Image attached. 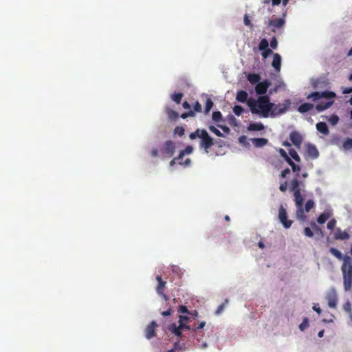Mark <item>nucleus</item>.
Listing matches in <instances>:
<instances>
[{"label": "nucleus", "mask_w": 352, "mask_h": 352, "mask_svg": "<svg viewBox=\"0 0 352 352\" xmlns=\"http://www.w3.org/2000/svg\"><path fill=\"white\" fill-rule=\"evenodd\" d=\"M262 51V53H261V55L263 57V58H267L270 54H273V52L271 49L270 48H267L266 50H261Z\"/></svg>", "instance_id": "obj_40"}, {"label": "nucleus", "mask_w": 352, "mask_h": 352, "mask_svg": "<svg viewBox=\"0 0 352 352\" xmlns=\"http://www.w3.org/2000/svg\"><path fill=\"white\" fill-rule=\"evenodd\" d=\"M289 173H290L289 168H287L281 171V173L280 174V177L281 178H285V177H286L287 175L289 174Z\"/></svg>", "instance_id": "obj_47"}, {"label": "nucleus", "mask_w": 352, "mask_h": 352, "mask_svg": "<svg viewBox=\"0 0 352 352\" xmlns=\"http://www.w3.org/2000/svg\"><path fill=\"white\" fill-rule=\"evenodd\" d=\"M157 327V324L155 321H152L147 325L145 329V336L147 339H151L156 336L155 328Z\"/></svg>", "instance_id": "obj_12"}, {"label": "nucleus", "mask_w": 352, "mask_h": 352, "mask_svg": "<svg viewBox=\"0 0 352 352\" xmlns=\"http://www.w3.org/2000/svg\"><path fill=\"white\" fill-rule=\"evenodd\" d=\"M326 298L328 301V305L329 307L335 308L336 307L338 299L334 292L329 293L327 295Z\"/></svg>", "instance_id": "obj_16"}, {"label": "nucleus", "mask_w": 352, "mask_h": 352, "mask_svg": "<svg viewBox=\"0 0 352 352\" xmlns=\"http://www.w3.org/2000/svg\"><path fill=\"white\" fill-rule=\"evenodd\" d=\"M252 142L255 147L260 148L266 145L268 142V140L266 138H252Z\"/></svg>", "instance_id": "obj_19"}, {"label": "nucleus", "mask_w": 352, "mask_h": 352, "mask_svg": "<svg viewBox=\"0 0 352 352\" xmlns=\"http://www.w3.org/2000/svg\"><path fill=\"white\" fill-rule=\"evenodd\" d=\"M309 326L308 319L305 318L302 322L299 325V329L303 331Z\"/></svg>", "instance_id": "obj_42"}, {"label": "nucleus", "mask_w": 352, "mask_h": 352, "mask_svg": "<svg viewBox=\"0 0 352 352\" xmlns=\"http://www.w3.org/2000/svg\"><path fill=\"white\" fill-rule=\"evenodd\" d=\"M209 130L211 132H212L213 133H214L216 135H217L218 137L223 136V133L219 129H217L214 126H212V125L210 126Z\"/></svg>", "instance_id": "obj_38"}, {"label": "nucleus", "mask_w": 352, "mask_h": 352, "mask_svg": "<svg viewBox=\"0 0 352 352\" xmlns=\"http://www.w3.org/2000/svg\"><path fill=\"white\" fill-rule=\"evenodd\" d=\"M194 116V112L193 111H189L188 113H182L181 117L183 119H186L188 116Z\"/></svg>", "instance_id": "obj_54"}, {"label": "nucleus", "mask_w": 352, "mask_h": 352, "mask_svg": "<svg viewBox=\"0 0 352 352\" xmlns=\"http://www.w3.org/2000/svg\"><path fill=\"white\" fill-rule=\"evenodd\" d=\"M272 2L274 6H278L280 3L281 0H272Z\"/></svg>", "instance_id": "obj_63"}, {"label": "nucleus", "mask_w": 352, "mask_h": 352, "mask_svg": "<svg viewBox=\"0 0 352 352\" xmlns=\"http://www.w3.org/2000/svg\"><path fill=\"white\" fill-rule=\"evenodd\" d=\"M205 324H206V322H205L204 321H203V322H200V323L199 324V326H198V327H197V329H202V328H204V327Z\"/></svg>", "instance_id": "obj_64"}, {"label": "nucleus", "mask_w": 352, "mask_h": 352, "mask_svg": "<svg viewBox=\"0 0 352 352\" xmlns=\"http://www.w3.org/2000/svg\"><path fill=\"white\" fill-rule=\"evenodd\" d=\"M305 234L308 237H312L314 236V232L311 231V230L307 227L304 230Z\"/></svg>", "instance_id": "obj_45"}, {"label": "nucleus", "mask_w": 352, "mask_h": 352, "mask_svg": "<svg viewBox=\"0 0 352 352\" xmlns=\"http://www.w3.org/2000/svg\"><path fill=\"white\" fill-rule=\"evenodd\" d=\"M278 153H280V156L285 160V162L287 163L291 160V157H289L288 156L286 151L283 148H280L278 149Z\"/></svg>", "instance_id": "obj_36"}, {"label": "nucleus", "mask_w": 352, "mask_h": 352, "mask_svg": "<svg viewBox=\"0 0 352 352\" xmlns=\"http://www.w3.org/2000/svg\"><path fill=\"white\" fill-rule=\"evenodd\" d=\"M329 252L338 260H342L341 271L343 276V285L345 291L351 290L352 287V258L348 255L342 256L340 250L331 248Z\"/></svg>", "instance_id": "obj_3"}, {"label": "nucleus", "mask_w": 352, "mask_h": 352, "mask_svg": "<svg viewBox=\"0 0 352 352\" xmlns=\"http://www.w3.org/2000/svg\"><path fill=\"white\" fill-rule=\"evenodd\" d=\"M179 311L182 314H190L187 307L184 305L180 306Z\"/></svg>", "instance_id": "obj_51"}, {"label": "nucleus", "mask_w": 352, "mask_h": 352, "mask_svg": "<svg viewBox=\"0 0 352 352\" xmlns=\"http://www.w3.org/2000/svg\"><path fill=\"white\" fill-rule=\"evenodd\" d=\"M287 189V182H284L283 183H281L280 184V186H279V190L283 192H285L286 190Z\"/></svg>", "instance_id": "obj_44"}, {"label": "nucleus", "mask_w": 352, "mask_h": 352, "mask_svg": "<svg viewBox=\"0 0 352 352\" xmlns=\"http://www.w3.org/2000/svg\"><path fill=\"white\" fill-rule=\"evenodd\" d=\"M182 330V329H186V330H190V327L186 324L185 323H179V326H178Z\"/></svg>", "instance_id": "obj_53"}, {"label": "nucleus", "mask_w": 352, "mask_h": 352, "mask_svg": "<svg viewBox=\"0 0 352 352\" xmlns=\"http://www.w3.org/2000/svg\"><path fill=\"white\" fill-rule=\"evenodd\" d=\"M184 155H185L184 153L182 151H181L179 155L175 157V158H178V163L179 164H182V163L181 162H179V160H182Z\"/></svg>", "instance_id": "obj_56"}, {"label": "nucleus", "mask_w": 352, "mask_h": 352, "mask_svg": "<svg viewBox=\"0 0 352 352\" xmlns=\"http://www.w3.org/2000/svg\"><path fill=\"white\" fill-rule=\"evenodd\" d=\"M179 323H184L186 322H188L189 320V318L186 316H179Z\"/></svg>", "instance_id": "obj_49"}, {"label": "nucleus", "mask_w": 352, "mask_h": 352, "mask_svg": "<svg viewBox=\"0 0 352 352\" xmlns=\"http://www.w3.org/2000/svg\"><path fill=\"white\" fill-rule=\"evenodd\" d=\"M301 182L295 177L291 181L290 191L293 192L294 201L296 206V218L304 221L307 217L305 212H309L315 206V202L312 199L307 201L305 208H303L304 197L301 194L300 186Z\"/></svg>", "instance_id": "obj_1"}, {"label": "nucleus", "mask_w": 352, "mask_h": 352, "mask_svg": "<svg viewBox=\"0 0 352 352\" xmlns=\"http://www.w3.org/2000/svg\"><path fill=\"white\" fill-rule=\"evenodd\" d=\"M190 163H191V160H190V158H187V159L185 160V162H184V163L183 164H184L185 166H189V165L190 164Z\"/></svg>", "instance_id": "obj_61"}, {"label": "nucleus", "mask_w": 352, "mask_h": 352, "mask_svg": "<svg viewBox=\"0 0 352 352\" xmlns=\"http://www.w3.org/2000/svg\"><path fill=\"white\" fill-rule=\"evenodd\" d=\"M184 129L182 126H176L174 129V133L178 135L179 136H182L184 134Z\"/></svg>", "instance_id": "obj_39"}, {"label": "nucleus", "mask_w": 352, "mask_h": 352, "mask_svg": "<svg viewBox=\"0 0 352 352\" xmlns=\"http://www.w3.org/2000/svg\"><path fill=\"white\" fill-rule=\"evenodd\" d=\"M307 155L312 159H316L319 156V152L315 145L311 144H307Z\"/></svg>", "instance_id": "obj_14"}, {"label": "nucleus", "mask_w": 352, "mask_h": 352, "mask_svg": "<svg viewBox=\"0 0 352 352\" xmlns=\"http://www.w3.org/2000/svg\"><path fill=\"white\" fill-rule=\"evenodd\" d=\"M151 156L153 157H157L159 155L158 150L157 148H153L151 152Z\"/></svg>", "instance_id": "obj_55"}, {"label": "nucleus", "mask_w": 352, "mask_h": 352, "mask_svg": "<svg viewBox=\"0 0 352 352\" xmlns=\"http://www.w3.org/2000/svg\"><path fill=\"white\" fill-rule=\"evenodd\" d=\"M177 162H178V158L174 157L170 162V166H174Z\"/></svg>", "instance_id": "obj_59"}, {"label": "nucleus", "mask_w": 352, "mask_h": 352, "mask_svg": "<svg viewBox=\"0 0 352 352\" xmlns=\"http://www.w3.org/2000/svg\"><path fill=\"white\" fill-rule=\"evenodd\" d=\"M213 105H214V103H213L212 100L210 98H208L206 100V108H205L206 113H208L210 112V111L212 108Z\"/></svg>", "instance_id": "obj_34"}, {"label": "nucleus", "mask_w": 352, "mask_h": 352, "mask_svg": "<svg viewBox=\"0 0 352 352\" xmlns=\"http://www.w3.org/2000/svg\"><path fill=\"white\" fill-rule=\"evenodd\" d=\"M182 105L184 109H189L190 107L189 103L186 101L184 102Z\"/></svg>", "instance_id": "obj_62"}, {"label": "nucleus", "mask_w": 352, "mask_h": 352, "mask_svg": "<svg viewBox=\"0 0 352 352\" xmlns=\"http://www.w3.org/2000/svg\"><path fill=\"white\" fill-rule=\"evenodd\" d=\"M272 65L276 72H279L280 70L281 56H280V54L277 53L274 54L273 61Z\"/></svg>", "instance_id": "obj_17"}, {"label": "nucleus", "mask_w": 352, "mask_h": 352, "mask_svg": "<svg viewBox=\"0 0 352 352\" xmlns=\"http://www.w3.org/2000/svg\"><path fill=\"white\" fill-rule=\"evenodd\" d=\"M194 110L196 112L201 111V105L198 101H197L194 105Z\"/></svg>", "instance_id": "obj_48"}, {"label": "nucleus", "mask_w": 352, "mask_h": 352, "mask_svg": "<svg viewBox=\"0 0 352 352\" xmlns=\"http://www.w3.org/2000/svg\"><path fill=\"white\" fill-rule=\"evenodd\" d=\"M168 330L170 331L176 336L179 337V338H182V329L178 326H177L175 323L170 324L168 326Z\"/></svg>", "instance_id": "obj_21"}, {"label": "nucleus", "mask_w": 352, "mask_h": 352, "mask_svg": "<svg viewBox=\"0 0 352 352\" xmlns=\"http://www.w3.org/2000/svg\"><path fill=\"white\" fill-rule=\"evenodd\" d=\"M158 285L156 287V292L161 296L165 301L168 300V296L164 293L166 282L164 281L160 276H156Z\"/></svg>", "instance_id": "obj_8"}, {"label": "nucleus", "mask_w": 352, "mask_h": 352, "mask_svg": "<svg viewBox=\"0 0 352 352\" xmlns=\"http://www.w3.org/2000/svg\"><path fill=\"white\" fill-rule=\"evenodd\" d=\"M264 129V125L261 122L250 123L248 130L250 131H259Z\"/></svg>", "instance_id": "obj_22"}, {"label": "nucleus", "mask_w": 352, "mask_h": 352, "mask_svg": "<svg viewBox=\"0 0 352 352\" xmlns=\"http://www.w3.org/2000/svg\"><path fill=\"white\" fill-rule=\"evenodd\" d=\"M278 219L285 228L287 229L292 226L293 221L287 219L286 209L283 205H280L279 207Z\"/></svg>", "instance_id": "obj_7"}, {"label": "nucleus", "mask_w": 352, "mask_h": 352, "mask_svg": "<svg viewBox=\"0 0 352 352\" xmlns=\"http://www.w3.org/2000/svg\"><path fill=\"white\" fill-rule=\"evenodd\" d=\"M270 86V82L265 80L262 82H258L255 87V91L257 94L261 96H265L269 87Z\"/></svg>", "instance_id": "obj_11"}, {"label": "nucleus", "mask_w": 352, "mask_h": 352, "mask_svg": "<svg viewBox=\"0 0 352 352\" xmlns=\"http://www.w3.org/2000/svg\"><path fill=\"white\" fill-rule=\"evenodd\" d=\"M313 309L316 311L318 314H320L321 313V309L319 307H317L316 305H314L313 307Z\"/></svg>", "instance_id": "obj_60"}, {"label": "nucleus", "mask_w": 352, "mask_h": 352, "mask_svg": "<svg viewBox=\"0 0 352 352\" xmlns=\"http://www.w3.org/2000/svg\"><path fill=\"white\" fill-rule=\"evenodd\" d=\"M248 106L252 114L258 115L261 118H268L271 117L274 103L270 102L269 96H260L257 99L249 98Z\"/></svg>", "instance_id": "obj_2"}, {"label": "nucleus", "mask_w": 352, "mask_h": 352, "mask_svg": "<svg viewBox=\"0 0 352 352\" xmlns=\"http://www.w3.org/2000/svg\"><path fill=\"white\" fill-rule=\"evenodd\" d=\"M171 313H172L171 309H168L166 311H162V315L163 316H170L171 314Z\"/></svg>", "instance_id": "obj_57"}, {"label": "nucleus", "mask_w": 352, "mask_h": 352, "mask_svg": "<svg viewBox=\"0 0 352 352\" xmlns=\"http://www.w3.org/2000/svg\"><path fill=\"white\" fill-rule=\"evenodd\" d=\"M166 114L168 115V118L172 120H176L179 116V114L177 111H174L173 109H172L169 107L166 108Z\"/></svg>", "instance_id": "obj_26"}, {"label": "nucleus", "mask_w": 352, "mask_h": 352, "mask_svg": "<svg viewBox=\"0 0 352 352\" xmlns=\"http://www.w3.org/2000/svg\"><path fill=\"white\" fill-rule=\"evenodd\" d=\"M277 45H278V42H277V40L276 38L274 36L272 40L270 41V47L272 48V49H276L277 47Z\"/></svg>", "instance_id": "obj_46"}, {"label": "nucleus", "mask_w": 352, "mask_h": 352, "mask_svg": "<svg viewBox=\"0 0 352 352\" xmlns=\"http://www.w3.org/2000/svg\"><path fill=\"white\" fill-rule=\"evenodd\" d=\"M289 154L291 156V157H292L296 162H300V157L294 148H290L289 150Z\"/></svg>", "instance_id": "obj_27"}, {"label": "nucleus", "mask_w": 352, "mask_h": 352, "mask_svg": "<svg viewBox=\"0 0 352 352\" xmlns=\"http://www.w3.org/2000/svg\"><path fill=\"white\" fill-rule=\"evenodd\" d=\"M195 345L197 348H199L201 349H204L207 348V346H208V344L206 342L201 341V340L199 338H196V342H195Z\"/></svg>", "instance_id": "obj_30"}, {"label": "nucleus", "mask_w": 352, "mask_h": 352, "mask_svg": "<svg viewBox=\"0 0 352 352\" xmlns=\"http://www.w3.org/2000/svg\"><path fill=\"white\" fill-rule=\"evenodd\" d=\"M212 120L216 122H219L222 120V115L220 111H214L212 113Z\"/></svg>", "instance_id": "obj_35"}, {"label": "nucleus", "mask_w": 352, "mask_h": 352, "mask_svg": "<svg viewBox=\"0 0 352 352\" xmlns=\"http://www.w3.org/2000/svg\"><path fill=\"white\" fill-rule=\"evenodd\" d=\"M244 23L247 26L252 27V24L250 22V19H248V16L247 14H245V17H244Z\"/></svg>", "instance_id": "obj_52"}, {"label": "nucleus", "mask_w": 352, "mask_h": 352, "mask_svg": "<svg viewBox=\"0 0 352 352\" xmlns=\"http://www.w3.org/2000/svg\"><path fill=\"white\" fill-rule=\"evenodd\" d=\"M287 164L292 167L294 173H298L300 170V167L296 164L292 159L287 162Z\"/></svg>", "instance_id": "obj_33"}, {"label": "nucleus", "mask_w": 352, "mask_h": 352, "mask_svg": "<svg viewBox=\"0 0 352 352\" xmlns=\"http://www.w3.org/2000/svg\"><path fill=\"white\" fill-rule=\"evenodd\" d=\"M248 94L245 91L240 90L236 94V100L238 102H242V103L245 102H248Z\"/></svg>", "instance_id": "obj_20"}, {"label": "nucleus", "mask_w": 352, "mask_h": 352, "mask_svg": "<svg viewBox=\"0 0 352 352\" xmlns=\"http://www.w3.org/2000/svg\"><path fill=\"white\" fill-rule=\"evenodd\" d=\"M331 217V213L327 212H324L319 215L317 219V221L319 224L324 223Z\"/></svg>", "instance_id": "obj_25"}, {"label": "nucleus", "mask_w": 352, "mask_h": 352, "mask_svg": "<svg viewBox=\"0 0 352 352\" xmlns=\"http://www.w3.org/2000/svg\"><path fill=\"white\" fill-rule=\"evenodd\" d=\"M342 93L344 94H348L352 93V87L344 88V89L343 90Z\"/></svg>", "instance_id": "obj_58"}, {"label": "nucleus", "mask_w": 352, "mask_h": 352, "mask_svg": "<svg viewBox=\"0 0 352 352\" xmlns=\"http://www.w3.org/2000/svg\"><path fill=\"white\" fill-rule=\"evenodd\" d=\"M343 148L345 151H349L352 148V138H346L343 142Z\"/></svg>", "instance_id": "obj_28"}, {"label": "nucleus", "mask_w": 352, "mask_h": 352, "mask_svg": "<svg viewBox=\"0 0 352 352\" xmlns=\"http://www.w3.org/2000/svg\"><path fill=\"white\" fill-rule=\"evenodd\" d=\"M248 80L252 85H255L260 81L261 76L258 74H249L248 75Z\"/></svg>", "instance_id": "obj_24"}, {"label": "nucleus", "mask_w": 352, "mask_h": 352, "mask_svg": "<svg viewBox=\"0 0 352 352\" xmlns=\"http://www.w3.org/2000/svg\"><path fill=\"white\" fill-rule=\"evenodd\" d=\"M268 47H269V43H268L267 40L265 38L262 39L258 44V50L260 51H261L263 50H266V49L269 48Z\"/></svg>", "instance_id": "obj_31"}, {"label": "nucleus", "mask_w": 352, "mask_h": 352, "mask_svg": "<svg viewBox=\"0 0 352 352\" xmlns=\"http://www.w3.org/2000/svg\"><path fill=\"white\" fill-rule=\"evenodd\" d=\"M189 138L190 140L199 138L201 139L199 146L203 148L206 153H208V150L214 144V140L209 135L206 129H197L189 135Z\"/></svg>", "instance_id": "obj_5"}, {"label": "nucleus", "mask_w": 352, "mask_h": 352, "mask_svg": "<svg viewBox=\"0 0 352 352\" xmlns=\"http://www.w3.org/2000/svg\"><path fill=\"white\" fill-rule=\"evenodd\" d=\"M349 237V234L346 231H342L340 228L336 230L333 236L336 240H347Z\"/></svg>", "instance_id": "obj_15"}, {"label": "nucleus", "mask_w": 352, "mask_h": 352, "mask_svg": "<svg viewBox=\"0 0 352 352\" xmlns=\"http://www.w3.org/2000/svg\"><path fill=\"white\" fill-rule=\"evenodd\" d=\"M193 151V148L191 146H187L184 150L182 151L184 153V154H190Z\"/></svg>", "instance_id": "obj_50"}, {"label": "nucleus", "mask_w": 352, "mask_h": 352, "mask_svg": "<svg viewBox=\"0 0 352 352\" xmlns=\"http://www.w3.org/2000/svg\"><path fill=\"white\" fill-rule=\"evenodd\" d=\"M329 122L334 126L338 124L339 121V117L337 115H332L328 120Z\"/></svg>", "instance_id": "obj_37"}, {"label": "nucleus", "mask_w": 352, "mask_h": 352, "mask_svg": "<svg viewBox=\"0 0 352 352\" xmlns=\"http://www.w3.org/2000/svg\"><path fill=\"white\" fill-rule=\"evenodd\" d=\"M243 111H244L243 107L240 105H235L233 107V112L237 116H241Z\"/></svg>", "instance_id": "obj_32"}, {"label": "nucleus", "mask_w": 352, "mask_h": 352, "mask_svg": "<svg viewBox=\"0 0 352 352\" xmlns=\"http://www.w3.org/2000/svg\"><path fill=\"white\" fill-rule=\"evenodd\" d=\"M285 24V20L282 18H276L274 19H271L269 21L268 25L270 27H273V28L271 29V31L275 32V28H282Z\"/></svg>", "instance_id": "obj_13"}, {"label": "nucleus", "mask_w": 352, "mask_h": 352, "mask_svg": "<svg viewBox=\"0 0 352 352\" xmlns=\"http://www.w3.org/2000/svg\"><path fill=\"white\" fill-rule=\"evenodd\" d=\"M336 96L333 91H324L322 92L314 91L307 96V99H311L314 102L318 101L321 98L330 99L331 100L323 102L320 101L316 105V109L318 112L329 109L334 103L333 100Z\"/></svg>", "instance_id": "obj_4"}, {"label": "nucleus", "mask_w": 352, "mask_h": 352, "mask_svg": "<svg viewBox=\"0 0 352 352\" xmlns=\"http://www.w3.org/2000/svg\"><path fill=\"white\" fill-rule=\"evenodd\" d=\"M316 129L320 133H321L325 135H327L329 134V130L328 126L326 124V122H320L317 123Z\"/></svg>", "instance_id": "obj_18"}, {"label": "nucleus", "mask_w": 352, "mask_h": 352, "mask_svg": "<svg viewBox=\"0 0 352 352\" xmlns=\"http://www.w3.org/2000/svg\"><path fill=\"white\" fill-rule=\"evenodd\" d=\"M182 97H183L182 93H175L171 96L172 100L174 102H175L177 104H179L181 102Z\"/></svg>", "instance_id": "obj_29"}, {"label": "nucleus", "mask_w": 352, "mask_h": 352, "mask_svg": "<svg viewBox=\"0 0 352 352\" xmlns=\"http://www.w3.org/2000/svg\"><path fill=\"white\" fill-rule=\"evenodd\" d=\"M228 302V299H226L225 302H224L223 303H222L221 305H220L217 307V310H216V314H221V313L223 311V309H224V307H225V305H226Z\"/></svg>", "instance_id": "obj_41"}, {"label": "nucleus", "mask_w": 352, "mask_h": 352, "mask_svg": "<svg viewBox=\"0 0 352 352\" xmlns=\"http://www.w3.org/2000/svg\"><path fill=\"white\" fill-rule=\"evenodd\" d=\"M161 151L163 154L166 155L168 157H172L175 151V143L171 140L166 141Z\"/></svg>", "instance_id": "obj_9"}, {"label": "nucleus", "mask_w": 352, "mask_h": 352, "mask_svg": "<svg viewBox=\"0 0 352 352\" xmlns=\"http://www.w3.org/2000/svg\"><path fill=\"white\" fill-rule=\"evenodd\" d=\"M314 107V106L313 104L306 102L300 105L298 109V111L301 113H304L311 110Z\"/></svg>", "instance_id": "obj_23"}, {"label": "nucleus", "mask_w": 352, "mask_h": 352, "mask_svg": "<svg viewBox=\"0 0 352 352\" xmlns=\"http://www.w3.org/2000/svg\"><path fill=\"white\" fill-rule=\"evenodd\" d=\"M336 220L335 219H331L327 223V228L333 230L336 227Z\"/></svg>", "instance_id": "obj_43"}, {"label": "nucleus", "mask_w": 352, "mask_h": 352, "mask_svg": "<svg viewBox=\"0 0 352 352\" xmlns=\"http://www.w3.org/2000/svg\"><path fill=\"white\" fill-rule=\"evenodd\" d=\"M289 140L297 148H300L302 142V137L298 131H292L289 134Z\"/></svg>", "instance_id": "obj_10"}, {"label": "nucleus", "mask_w": 352, "mask_h": 352, "mask_svg": "<svg viewBox=\"0 0 352 352\" xmlns=\"http://www.w3.org/2000/svg\"><path fill=\"white\" fill-rule=\"evenodd\" d=\"M290 106V101L289 100H287L285 101V103L284 104H275L272 108V111L271 112V117H275L277 115H281L284 113H285L289 107Z\"/></svg>", "instance_id": "obj_6"}]
</instances>
